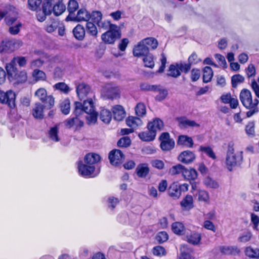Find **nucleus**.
<instances>
[{"label":"nucleus","instance_id":"nucleus-1","mask_svg":"<svg viewBox=\"0 0 259 259\" xmlns=\"http://www.w3.org/2000/svg\"><path fill=\"white\" fill-rule=\"evenodd\" d=\"M242 152L237 151L235 152L233 145L229 143L225 161L228 169L231 171L235 166L242 161Z\"/></svg>","mask_w":259,"mask_h":259},{"label":"nucleus","instance_id":"nucleus-2","mask_svg":"<svg viewBox=\"0 0 259 259\" xmlns=\"http://www.w3.org/2000/svg\"><path fill=\"white\" fill-rule=\"evenodd\" d=\"M43 6L46 14H51L53 13L55 16L61 15L66 10L63 0H45Z\"/></svg>","mask_w":259,"mask_h":259},{"label":"nucleus","instance_id":"nucleus-3","mask_svg":"<svg viewBox=\"0 0 259 259\" xmlns=\"http://www.w3.org/2000/svg\"><path fill=\"white\" fill-rule=\"evenodd\" d=\"M239 99L242 105L247 109L255 108L259 103L257 99L252 100L251 92L246 89L242 90L240 92Z\"/></svg>","mask_w":259,"mask_h":259},{"label":"nucleus","instance_id":"nucleus-4","mask_svg":"<svg viewBox=\"0 0 259 259\" xmlns=\"http://www.w3.org/2000/svg\"><path fill=\"white\" fill-rule=\"evenodd\" d=\"M84 111L87 115L85 118L89 124L95 123L97 119V113L95 110L94 103L91 98L85 100L82 105Z\"/></svg>","mask_w":259,"mask_h":259},{"label":"nucleus","instance_id":"nucleus-5","mask_svg":"<svg viewBox=\"0 0 259 259\" xmlns=\"http://www.w3.org/2000/svg\"><path fill=\"white\" fill-rule=\"evenodd\" d=\"M121 36L120 32L117 25H112L106 32L101 35L102 40L107 44H113Z\"/></svg>","mask_w":259,"mask_h":259},{"label":"nucleus","instance_id":"nucleus-6","mask_svg":"<svg viewBox=\"0 0 259 259\" xmlns=\"http://www.w3.org/2000/svg\"><path fill=\"white\" fill-rule=\"evenodd\" d=\"M58 30L59 35L63 36L66 34L65 27L63 23L57 20H51L48 22L46 26L45 30L50 33L55 32Z\"/></svg>","mask_w":259,"mask_h":259},{"label":"nucleus","instance_id":"nucleus-7","mask_svg":"<svg viewBox=\"0 0 259 259\" xmlns=\"http://www.w3.org/2000/svg\"><path fill=\"white\" fill-rule=\"evenodd\" d=\"M78 169L79 175L84 177H95L99 173L98 170L95 174V167L94 165H91L83 163L82 161L78 162Z\"/></svg>","mask_w":259,"mask_h":259},{"label":"nucleus","instance_id":"nucleus-8","mask_svg":"<svg viewBox=\"0 0 259 259\" xmlns=\"http://www.w3.org/2000/svg\"><path fill=\"white\" fill-rule=\"evenodd\" d=\"M16 95L11 90L7 92L0 91V103L7 104L10 108H14L15 106Z\"/></svg>","mask_w":259,"mask_h":259},{"label":"nucleus","instance_id":"nucleus-9","mask_svg":"<svg viewBox=\"0 0 259 259\" xmlns=\"http://www.w3.org/2000/svg\"><path fill=\"white\" fill-rule=\"evenodd\" d=\"M22 45L20 40H3L0 42V53H11Z\"/></svg>","mask_w":259,"mask_h":259},{"label":"nucleus","instance_id":"nucleus-10","mask_svg":"<svg viewBox=\"0 0 259 259\" xmlns=\"http://www.w3.org/2000/svg\"><path fill=\"white\" fill-rule=\"evenodd\" d=\"M105 96L108 99H116L120 97V89L119 87L112 83L106 84L104 88Z\"/></svg>","mask_w":259,"mask_h":259},{"label":"nucleus","instance_id":"nucleus-11","mask_svg":"<svg viewBox=\"0 0 259 259\" xmlns=\"http://www.w3.org/2000/svg\"><path fill=\"white\" fill-rule=\"evenodd\" d=\"M108 157L110 163L115 166L121 165L125 158L123 153L118 149H114L111 151L109 154Z\"/></svg>","mask_w":259,"mask_h":259},{"label":"nucleus","instance_id":"nucleus-12","mask_svg":"<svg viewBox=\"0 0 259 259\" xmlns=\"http://www.w3.org/2000/svg\"><path fill=\"white\" fill-rule=\"evenodd\" d=\"M161 141L160 147L163 151H169L175 146V141L169 138V134L168 133H163L160 138Z\"/></svg>","mask_w":259,"mask_h":259},{"label":"nucleus","instance_id":"nucleus-13","mask_svg":"<svg viewBox=\"0 0 259 259\" xmlns=\"http://www.w3.org/2000/svg\"><path fill=\"white\" fill-rule=\"evenodd\" d=\"M76 93L78 98L81 100L85 99L88 96L92 94L91 88L85 83H81L76 87Z\"/></svg>","mask_w":259,"mask_h":259},{"label":"nucleus","instance_id":"nucleus-14","mask_svg":"<svg viewBox=\"0 0 259 259\" xmlns=\"http://www.w3.org/2000/svg\"><path fill=\"white\" fill-rule=\"evenodd\" d=\"M195 155L193 152L186 150L180 154L178 156V160L183 163L189 164L192 163L195 160Z\"/></svg>","mask_w":259,"mask_h":259},{"label":"nucleus","instance_id":"nucleus-15","mask_svg":"<svg viewBox=\"0 0 259 259\" xmlns=\"http://www.w3.org/2000/svg\"><path fill=\"white\" fill-rule=\"evenodd\" d=\"M148 54L149 49L145 43L142 42V40L140 41L133 49V55L135 57L145 56Z\"/></svg>","mask_w":259,"mask_h":259},{"label":"nucleus","instance_id":"nucleus-16","mask_svg":"<svg viewBox=\"0 0 259 259\" xmlns=\"http://www.w3.org/2000/svg\"><path fill=\"white\" fill-rule=\"evenodd\" d=\"M220 99L223 103L229 104L232 109H236L239 105L238 99L233 98L230 93L223 94Z\"/></svg>","mask_w":259,"mask_h":259},{"label":"nucleus","instance_id":"nucleus-17","mask_svg":"<svg viewBox=\"0 0 259 259\" xmlns=\"http://www.w3.org/2000/svg\"><path fill=\"white\" fill-rule=\"evenodd\" d=\"M27 79V73L25 71H17L9 79L14 81V83H20L25 82Z\"/></svg>","mask_w":259,"mask_h":259},{"label":"nucleus","instance_id":"nucleus-18","mask_svg":"<svg viewBox=\"0 0 259 259\" xmlns=\"http://www.w3.org/2000/svg\"><path fill=\"white\" fill-rule=\"evenodd\" d=\"M45 106L42 104L36 102L32 108V115L36 119H41L44 117Z\"/></svg>","mask_w":259,"mask_h":259},{"label":"nucleus","instance_id":"nucleus-19","mask_svg":"<svg viewBox=\"0 0 259 259\" xmlns=\"http://www.w3.org/2000/svg\"><path fill=\"white\" fill-rule=\"evenodd\" d=\"M112 111L115 120L117 121L122 120L125 116V111L123 107L119 105L113 107Z\"/></svg>","mask_w":259,"mask_h":259},{"label":"nucleus","instance_id":"nucleus-20","mask_svg":"<svg viewBox=\"0 0 259 259\" xmlns=\"http://www.w3.org/2000/svg\"><path fill=\"white\" fill-rule=\"evenodd\" d=\"M4 12L6 14V15L4 16V17H5V22L9 26L20 22V21L18 20V15L15 12L11 11Z\"/></svg>","mask_w":259,"mask_h":259},{"label":"nucleus","instance_id":"nucleus-21","mask_svg":"<svg viewBox=\"0 0 259 259\" xmlns=\"http://www.w3.org/2000/svg\"><path fill=\"white\" fill-rule=\"evenodd\" d=\"M168 193L174 199L179 198L181 195L179 185L175 182L172 183L168 189Z\"/></svg>","mask_w":259,"mask_h":259},{"label":"nucleus","instance_id":"nucleus-22","mask_svg":"<svg viewBox=\"0 0 259 259\" xmlns=\"http://www.w3.org/2000/svg\"><path fill=\"white\" fill-rule=\"evenodd\" d=\"M90 18V14L84 9H80L77 13L76 16H73L71 19L78 22L88 21Z\"/></svg>","mask_w":259,"mask_h":259},{"label":"nucleus","instance_id":"nucleus-23","mask_svg":"<svg viewBox=\"0 0 259 259\" xmlns=\"http://www.w3.org/2000/svg\"><path fill=\"white\" fill-rule=\"evenodd\" d=\"M179 126L181 128H187L188 127H199V124L194 120H190L186 117L179 118Z\"/></svg>","mask_w":259,"mask_h":259},{"label":"nucleus","instance_id":"nucleus-24","mask_svg":"<svg viewBox=\"0 0 259 259\" xmlns=\"http://www.w3.org/2000/svg\"><path fill=\"white\" fill-rule=\"evenodd\" d=\"M163 126V123L162 121L159 118H155L153 120L149 122L148 124V130L154 132L156 135L157 131H160L162 130Z\"/></svg>","mask_w":259,"mask_h":259},{"label":"nucleus","instance_id":"nucleus-25","mask_svg":"<svg viewBox=\"0 0 259 259\" xmlns=\"http://www.w3.org/2000/svg\"><path fill=\"white\" fill-rule=\"evenodd\" d=\"M101 159L100 156L97 154L90 153L87 154L84 158V163L91 165H94Z\"/></svg>","mask_w":259,"mask_h":259},{"label":"nucleus","instance_id":"nucleus-26","mask_svg":"<svg viewBox=\"0 0 259 259\" xmlns=\"http://www.w3.org/2000/svg\"><path fill=\"white\" fill-rule=\"evenodd\" d=\"M83 124V122L80 117L75 116L69 118L65 120V125L66 127L70 128L73 126H75L76 127H81Z\"/></svg>","mask_w":259,"mask_h":259},{"label":"nucleus","instance_id":"nucleus-27","mask_svg":"<svg viewBox=\"0 0 259 259\" xmlns=\"http://www.w3.org/2000/svg\"><path fill=\"white\" fill-rule=\"evenodd\" d=\"M177 143L179 145L184 146L188 148H192L194 144L192 138L186 135L180 136Z\"/></svg>","mask_w":259,"mask_h":259},{"label":"nucleus","instance_id":"nucleus-28","mask_svg":"<svg viewBox=\"0 0 259 259\" xmlns=\"http://www.w3.org/2000/svg\"><path fill=\"white\" fill-rule=\"evenodd\" d=\"M136 171L137 176L140 178H145L148 175L149 168L147 164L141 163L137 166Z\"/></svg>","mask_w":259,"mask_h":259},{"label":"nucleus","instance_id":"nucleus-29","mask_svg":"<svg viewBox=\"0 0 259 259\" xmlns=\"http://www.w3.org/2000/svg\"><path fill=\"white\" fill-rule=\"evenodd\" d=\"M220 250L222 253L225 254L238 255L240 253V249L236 246H221Z\"/></svg>","mask_w":259,"mask_h":259},{"label":"nucleus","instance_id":"nucleus-30","mask_svg":"<svg viewBox=\"0 0 259 259\" xmlns=\"http://www.w3.org/2000/svg\"><path fill=\"white\" fill-rule=\"evenodd\" d=\"M182 176L186 180H195L197 178V172L193 168L187 169L185 167Z\"/></svg>","mask_w":259,"mask_h":259},{"label":"nucleus","instance_id":"nucleus-31","mask_svg":"<svg viewBox=\"0 0 259 259\" xmlns=\"http://www.w3.org/2000/svg\"><path fill=\"white\" fill-rule=\"evenodd\" d=\"M126 123L128 126L133 129L141 126L143 123L142 120L140 118L134 116L129 117L126 119Z\"/></svg>","mask_w":259,"mask_h":259},{"label":"nucleus","instance_id":"nucleus-32","mask_svg":"<svg viewBox=\"0 0 259 259\" xmlns=\"http://www.w3.org/2000/svg\"><path fill=\"white\" fill-rule=\"evenodd\" d=\"M73 33L74 37L78 40H82L85 36V30L84 27L78 24L73 30Z\"/></svg>","mask_w":259,"mask_h":259},{"label":"nucleus","instance_id":"nucleus-33","mask_svg":"<svg viewBox=\"0 0 259 259\" xmlns=\"http://www.w3.org/2000/svg\"><path fill=\"white\" fill-rule=\"evenodd\" d=\"M181 206L185 210H189L193 207V199L191 195H187L181 202Z\"/></svg>","mask_w":259,"mask_h":259},{"label":"nucleus","instance_id":"nucleus-34","mask_svg":"<svg viewBox=\"0 0 259 259\" xmlns=\"http://www.w3.org/2000/svg\"><path fill=\"white\" fill-rule=\"evenodd\" d=\"M156 136L155 133L149 130L146 132H142L139 134V137L142 141H151L155 139Z\"/></svg>","mask_w":259,"mask_h":259},{"label":"nucleus","instance_id":"nucleus-35","mask_svg":"<svg viewBox=\"0 0 259 259\" xmlns=\"http://www.w3.org/2000/svg\"><path fill=\"white\" fill-rule=\"evenodd\" d=\"M201 239V234L196 232H192L190 235L187 236V241L193 245L198 244L200 242Z\"/></svg>","mask_w":259,"mask_h":259},{"label":"nucleus","instance_id":"nucleus-36","mask_svg":"<svg viewBox=\"0 0 259 259\" xmlns=\"http://www.w3.org/2000/svg\"><path fill=\"white\" fill-rule=\"evenodd\" d=\"M32 76L35 82L45 81L47 79L46 73L40 70L34 69L32 73Z\"/></svg>","mask_w":259,"mask_h":259},{"label":"nucleus","instance_id":"nucleus-37","mask_svg":"<svg viewBox=\"0 0 259 259\" xmlns=\"http://www.w3.org/2000/svg\"><path fill=\"white\" fill-rule=\"evenodd\" d=\"M167 75L175 78H177L181 75L179 68L178 67L177 63L175 64H171L167 72Z\"/></svg>","mask_w":259,"mask_h":259},{"label":"nucleus","instance_id":"nucleus-38","mask_svg":"<svg viewBox=\"0 0 259 259\" xmlns=\"http://www.w3.org/2000/svg\"><path fill=\"white\" fill-rule=\"evenodd\" d=\"M203 81L205 83H207L211 81L213 76V71L211 67L206 66L203 70Z\"/></svg>","mask_w":259,"mask_h":259},{"label":"nucleus","instance_id":"nucleus-39","mask_svg":"<svg viewBox=\"0 0 259 259\" xmlns=\"http://www.w3.org/2000/svg\"><path fill=\"white\" fill-rule=\"evenodd\" d=\"M171 229L175 234L182 235L184 232L185 228L182 223L177 222L172 224Z\"/></svg>","mask_w":259,"mask_h":259},{"label":"nucleus","instance_id":"nucleus-40","mask_svg":"<svg viewBox=\"0 0 259 259\" xmlns=\"http://www.w3.org/2000/svg\"><path fill=\"white\" fill-rule=\"evenodd\" d=\"M100 118L105 123H109L112 118L111 112L106 109H102L100 112Z\"/></svg>","mask_w":259,"mask_h":259},{"label":"nucleus","instance_id":"nucleus-41","mask_svg":"<svg viewBox=\"0 0 259 259\" xmlns=\"http://www.w3.org/2000/svg\"><path fill=\"white\" fill-rule=\"evenodd\" d=\"M78 3L75 0H70L68 2L67 10L69 13V14L67 18L69 17L70 18L73 16V13L78 9Z\"/></svg>","mask_w":259,"mask_h":259},{"label":"nucleus","instance_id":"nucleus-42","mask_svg":"<svg viewBox=\"0 0 259 259\" xmlns=\"http://www.w3.org/2000/svg\"><path fill=\"white\" fill-rule=\"evenodd\" d=\"M245 254L250 258H257L259 257V249L253 248L250 246L246 247Z\"/></svg>","mask_w":259,"mask_h":259},{"label":"nucleus","instance_id":"nucleus-43","mask_svg":"<svg viewBox=\"0 0 259 259\" xmlns=\"http://www.w3.org/2000/svg\"><path fill=\"white\" fill-rule=\"evenodd\" d=\"M86 30L87 33L94 37H96L98 30L96 25L92 22L87 21L86 23Z\"/></svg>","mask_w":259,"mask_h":259},{"label":"nucleus","instance_id":"nucleus-44","mask_svg":"<svg viewBox=\"0 0 259 259\" xmlns=\"http://www.w3.org/2000/svg\"><path fill=\"white\" fill-rule=\"evenodd\" d=\"M15 65L16 64L15 63L14 61L12 59L11 61L9 63L7 64L6 66V69L8 74L9 79L17 71V68L15 67Z\"/></svg>","mask_w":259,"mask_h":259},{"label":"nucleus","instance_id":"nucleus-45","mask_svg":"<svg viewBox=\"0 0 259 259\" xmlns=\"http://www.w3.org/2000/svg\"><path fill=\"white\" fill-rule=\"evenodd\" d=\"M252 234L249 231H246L241 233L238 238V241L242 243H246L251 240Z\"/></svg>","mask_w":259,"mask_h":259},{"label":"nucleus","instance_id":"nucleus-46","mask_svg":"<svg viewBox=\"0 0 259 259\" xmlns=\"http://www.w3.org/2000/svg\"><path fill=\"white\" fill-rule=\"evenodd\" d=\"M142 42L145 43V45L148 47V48L152 49H155L158 46V42L157 40L153 37H148L142 40Z\"/></svg>","mask_w":259,"mask_h":259},{"label":"nucleus","instance_id":"nucleus-47","mask_svg":"<svg viewBox=\"0 0 259 259\" xmlns=\"http://www.w3.org/2000/svg\"><path fill=\"white\" fill-rule=\"evenodd\" d=\"M34 95L42 102H45L46 98L48 96L46 90L43 88L37 90L35 92Z\"/></svg>","mask_w":259,"mask_h":259},{"label":"nucleus","instance_id":"nucleus-48","mask_svg":"<svg viewBox=\"0 0 259 259\" xmlns=\"http://www.w3.org/2000/svg\"><path fill=\"white\" fill-rule=\"evenodd\" d=\"M58 127L57 126H54L51 127L49 132V138L54 142H58L60 139L58 137Z\"/></svg>","mask_w":259,"mask_h":259},{"label":"nucleus","instance_id":"nucleus-49","mask_svg":"<svg viewBox=\"0 0 259 259\" xmlns=\"http://www.w3.org/2000/svg\"><path fill=\"white\" fill-rule=\"evenodd\" d=\"M155 92H158V95L156 96L155 99L159 101L164 100L168 94L167 91L160 85H158V89H156Z\"/></svg>","mask_w":259,"mask_h":259},{"label":"nucleus","instance_id":"nucleus-50","mask_svg":"<svg viewBox=\"0 0 259 259\" xmlns=\"http://www.w3.org/2000/svg\"><path fill=\"white\" fill-rule=\"evenodd\" d=\"M85 113L82 105L79 102H75L74 103V109L73 114L75 116L80 117V116Z\"/></svg>","mask_w":259,"mask_h":259},{"label":"nucleus","instance_id":"nucleus-51","mask_svg":"<svg viewBox=\"0 0 259 259\" xmlns=\"http://www.w3.org/2000/svg\"><path fill=\"white\" fill-rule=\"evenodd\" d=\"M184 168L185 167L183 165L180 164H178L176 165L172 166L169 169V173L172 176L179 175L180 174H182L183 175Z\"/></svg>","mask_w":259,"mask_h":259},{"label":"nucleus","instance_id":"nucleus-52","mask_svg":"<svg viewBox=\"0 0 259 259\" xmlns=\"http://www.w3.org/2000/svg\"><path fill=\"white\" fill-rule=\"evenodd\" d=\"M60 108L62 113L65 115H67L70 112V103L68 99H65L60 104Z\"/></svg>","mask_w":259,"mask_h":259},{"label":"nucleus","instance_id":"nucleus-53","mask_svg":"<svg viewBox=\"0 0 259 259\" xmlns=\"http://www.w3.org/2000/svg\"><path fill=\"white\" fill-rule=\"evenodd\" d=\"M255 123L254 121L249 122L245 126V132L246 134L251 137L255 136Z\"/></svg>","mask_w":259,"mask_h":259},{"label":"nucleus","instance_id":"nucleus-54","mask_svg":"<svg viewBox=\"0 0 259 259\" xmlns=\"http://www.w3.org/2000/svg\"><path fill=\"white\" fill-rule=\"evenodd\" d=\"M143 62L145 66L150 68H153L154 66V62L153 61V57L151 54H148L146 55L143 59Z\"/></svg>","mask_w":259,"mask_h":259},{"label":"nucleus","instance_id":"nucleus-55","mask_svg":"<svg viewBox=\"0 0 259 259\" xmlns=\"http://www.w3.org/2000/svg\"><path fill=\"white\" fill-rule=\"evenodd\" d=\"M22 26V25L20 21L11 25L9 26V32L12 35H16L20 32Z\"/></svg>","mask_w":259,"mask_h":259},{"label":"nucleus","instance_id":"nucleus-56","mask_svg":"<svg viewBox=\"0 0 259 259\" xmlns=\"http://www.w3.org/2000/svg\"><path fill=\"white\" fill-rule=\"evenodd\" d=\"M53 88L55 90H59L64 94H67L70 91L69 87L64 82L56 83L53 86Z\"/></svg>","mask_w":259,"mask_h":259},{"label":"nucleus","instance_id":"nucleus-57","mask_svg":"<svg viewBox=\"0 0 259 259\" xmlns=\"http://www.w3.org/2000/svg\"><path fill=\"white\" fill-rule=\"evenodd\" d=\"M135 111L138 116H143L146 113L145 105L142 103H138L135 107Z\"/></svg>","mask_w":259,"mask_h":259},{"label":"nucleus","instance_id":"nucleus-58","mask_svg":"<svg viewBox=\"0 0 259 259\" xmlns=\"http://www.w3.org/2000/svg\"><path fill=\"white\" fill-rule=\"evenodd\" d=\"M244 80V77L240 74L233 75L231 79L232 87L236 88L238 84L242 83Z\"/></svg>","mask_w":259,"mask_h":259},{"label":"nucleus","instance_id":"nucleus-59","mask_svg":"<svg viewBox=\"0 0 259 259\" xmlns=\"http://www.w3.org/2000/svg\"><path fill=\"white\" fill-rule=\"evenodd\" d=\"M198 200L205 203H209V196L208 193L204 190H199L198 195Z\"/></svg>","mask_w":259,"mask_h":259},{"label":"nucleus","instance_id":"nucleus-60","mask_svg":"<svg viewBox=\"0 0 259 259\" xmlns=\"http://www.w3.org/2000/svg\"><path fill=\"white\" fill-rule=\"evenodd\" d=\"M199 149L201 151L203 152L213 159H215L216 158V156L210 147L200 146Z\"/></svg>","mask_w":259,"mask_h":259},{"label":"nucleus","instance_id":"nucleus-61","mask_svg":"<svg viewBox=\"0 0 259 259\" xmlns=\"http://www.w3.org/2000/svg\"><path fill=\"white\" fill-rule=\"evenodd\" d=\"M205 185L211 188H217L219 187L218 183L209 177L206 178L204 180Z\"/></svg>","mask_w":259,"mask_h":259},{"label":"nucleus","instance_id":"nucleus-62","mask_svg":"<svg viewBox=\"0 0 259 259\" xmlns=\"http://www.w3.org/2000/svg\"><path fill=\"white\" fill-rule=\"evenodd\" d=\"M153 253L155 255L162 256H165L166 252L164 247L161 246H157L153 248Z\"/></svg>","mask_w":259,"mask_h":259},{"label":"nucleus","instance_id":"nucleus-63","mask_svg":"<svg viewBox=\"0 0 259 259\" xmlns=\"http://www.w3.org/2000/svg\"><path fill=\"white\" fill-rule=\"evenodd\" d=\"M90 18H92V20L97 24L102 20V14L100 11H94L90 15Z\"/></svg>","mask_w":259,"mask_h":259},{"label":"nucleus","instance_id":"nucleus-64","mask_svg":"<svg viewBox=\"0 0 259 259\" xmlns=\"http://www.w3.org/2000/svg\"><path fill=\"white\" fill-rule=\"evenodd\" d=\"M131 141L129 137H124L121 138L117 142V145L121 147H127L131 144Z\"/></svg>","mask_w":259,"mask_h":259}]
</instances>
